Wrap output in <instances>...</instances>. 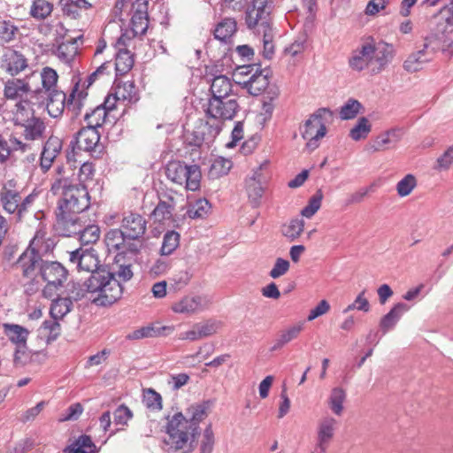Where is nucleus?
Returning <instances> with one entry per match:
<instances>
[{
	"label": "nucleus",
	"mask_w": 453,
	"mask_h": 453,
	"mask_svg": "<svg viewBox=\"0 0 453 453\" xmlns=\"http://www.w3.org/2000/svg\"><path fill=\"white\" fill-rule=\"evenodd\" d=\"M184 173V181L182 186L191 191H196L200 188L202 173L197 165H188Z\"/></svg>",
	"instance_id": "4c0bfd02"
},
{
	"label": "nucleus",
	"mask_w": 453,
	"mask_h": 453,
	"mask_svg": "<svg viewBox=\"0 0 453 453\" xmlns=\"http://www.w3.org/2000/svg\"><path fill=\"white\" fill-rule=\"evenodd\" d=\"M239 104L234 98H210L205 109V114L212 119L211 123L219 122L221 127L224 120L234 118L239 111Z\"/></svg>",
	"instance_id": "9d476101"
},
{
	"label": "nucleus",
	"mask_w": 453,
	"mask_h": 453,
	"mask_svg": "<svg viewBox=\"0 0 453 453\" xmlns=\"http://www.w3.org/2000/svg\"><path fill=\"white\" fill-rule=\"evenodd\" d=\"M4 332L8 339L17 346L27 343L29 332L27 328L16 324H4Z\"/></svg>",
	"instance_id": "e433bc0d"
},
{
	"label": "nucleus",
	"mask_w": 453,
	"mask_h": 453,
	"mask_svg": "<svg viewBox=\"0 0 453 453\" xmlns=\"http://www.w3.org/2000/svg\"><path fill=\"white\" fill-rule=\"evenodd\" d=\"M417 186V180L413 174L405 175L398 183L396 184V191L397 194L401 197H404L409 196L411 191Z\"/></svg>",
	"instance_id": "4d7b16f0"
},
{
	"label": "nucleus",
	"mask_w": 453,
	"mask_h": 453,
	"mask_svg": "<svg viewBox=\"0 0 453 453\" xmlns=\"http://www.w3.org/2000/svg\"><path fill=\"white\" fill-rule=\"evenodd\" d=\"M323 199V193L320 189L309 199L308 204L301 211V215L307 219H311L319 210Z\"/></svg>",
	"instance_id": "603ef678"
},
{
	"label": "nucleus",
	"mask_w": 453,
	"mask_h": 453,
	"mask_svg": "<svg viewBox=\"0 0 453 453\" xmlns=\"http://www.w3.org/2000/svg\"><path fill=\"white\" fill-rule=\"evenodd\" d=\"M174 331L173 326L150 325L133 331L127 335L128 340H141L158 336H166Z\"/></svg>",
	"instance_id": "bb28decb"
},
{
	"label": "nucleus",
	"mask_w": 453,
	"mask_h": 453,
	"mask_svg": "<svg viewBox=\"0 0 453 453\" xmlns=\"http://www.w3.org/2000/svg\"><path fill=\"white\" fill-rule=\"evenodd\" d=\"M29 92H34L28 81L21 79H11L4 83V96L8 104L23 100L22 97Z\"/></svg>",
	"instance_id": "5701e85b"
},
{
	"label": "nucleus",
	"mask_w": 453,
	"mask_h": 453,
	"mask_svg": "<svg viewBox=\"0 0 453 453\" xmlns=\"http://www.w3.org/2000/svg\"><path fill=\"white\" fill-rule=\"evenodd\" d=\"M304 323L298 322L282 330L280 334V336L282 338V341L286 343L290 342L291 341L296 339L301 332L303 330Z\"/></svg>",
	"instance_id": "0e129e2a"
},
{
	"label": "nucleus",
	"mask_w": 453,
	"mask_h": 453,
	"mask_svg": "<svg viewBox=\"0 0 453 453\" xmlns=\"http://www.w3.org/2000/svg\"><path fill=\"white\" fill-rule=\"evenodd\" d=\"M237 23L233 18H225L214 29V37L221 42H227L236 32Z\"/></svg>",
	"instance_id": "f704fd0d"
},
{
	"label": "nucleus",
	"mask_w": 453,
	"mask_h": 453,
	"mask_svg": "<svg viewBox=\"0 0 453 453\" xmlns=\"http://www.w3.org/2000/svg\"><path fill=\"white\" fill-rule=\"evenodd\" d=\"M22 127V134L27 141H35L42 137L46 129L44 122L38 117L20 125Z\"/></svg>",
	"instance_id": "72a5a7b5"
},
{
	"label": "nucleus",
	"mask_w": 453,
	"mask_h": 453,
	"mask_svg": "<svg viewBox=\"0 0 453 453\" xmlns=\"http://www.w3.org/2000/svg\"><path fill=\"white\" fill-rule=\"evenodd\" d=\"M196 324L202 339L215 334L222 326L221 322L216 319H208Z\"/></svg>",
	"instance_id": "13d9d810"
},
{
	"label": "nucleus",
	"mask_w": 453,
	"mask_h": 453,
	"mask_svg": "<svg viewBox=\"0 0 453 453\" xmlns=\"http://www.w3.org/2000/svg\"><path fill=\"white\" fill-rule=\"evenodd\" d=\"M130 26L134 36L144 35L149 27L148 16L132 14Z\"/></svg>",
	"instance_id": "052dcab7"
},
{
	"label": "nucleus",
	"mask_w": 453,
	"mask_h": 453,
	"mask_svg": "<svg viewBox=\"0 0 453 453\" xmlns=\"http://www.w3.org/2000/svg\"><path fill=\"white\" fill-rule=\"evenodd\" d=\"M215 437L211 423L203 430L200 441V453H211L214 449Z\"/></svg>",
	"instance_id": "6e6d98bb"
},
{
	"label": "nucleus",
	"mask_w": 453,
	"mask_h": 453,
	"mask_svg": "<svg viewBox=\"0 0 453 453\" xmlns=\"http://www.w3.org/2000/svg\"><path fill=\"white\" fill-rule=\"evenodd\" d=\"M127 239V238L124 237V234H122L121 228L111 230L106 234V244L109 248L119 251L123 248V244H125Z\"/></svg>",
	"instance_id": "bf43d9fd"
},
{
	"label": "nucleus",
	"mask_w": 453,
	"mask_h": 453,
	"mask_svg": "<svg viewBox=\"0 0 453 453\" xmlns=\"http://www.w3.org/2000/svg\"><path fill=\"white\" fill-rule=\"evenodd\" d=\"M143 403L150 410L159 411L162 409V397L152 388L145 390Z\"/></svg>",
	"instance_id": "e2e57ef3"
},
{
	"label": "nucleus",
	"mask_w": 453,
	"mask_h": 453,
	"mask_svg": "<svg viewBox=\"0 0 453 453\" xmlns=\"http://www.w3.org/2000/svg\"><path fill=\"white\" fill-rule=\"evenodd\" d=\"M188 164L181 161H170L165 168V173L169 180L177 185L182 186L184 181V173H186V167Z\"/></svg>",
	"instance_id": "c9c22d12"
},
{
	"label": "nucleus",
	"mask_w": 453,
	"mask_h": 453,
	"mask_svg": "<svg viewBox=\"0 0 453 453\" xmlns=\"http://www.w3.org/2000/svg\"><path fill=\"white\" fill-rule=\"evenodd\" d=\"M346 392L340 387L334 388L328 397V406L332 412L336 416H342L344 410V402L346 400Z\"/></svg>",
	"instance_id": "58836bf2"
},
{
	"label": "nucleus",
	"mask_w": 453,
	"mask_h": 453,
	"mask_svg": "<svg viewBox=\"0 0 453 453\" xmlns=\"http://www.w3.org/2000/svg\"><path fill=\"white\" fill-rule=\"evenodd\" d=\"M372 127L365 117L358 119L357 124L350 129L349 137L353 141L365 139L371 132Z\"/></svg>",
	"instance_id": "a18cd8bd"
},
{
	"label": "nucleus",
	"mask_w": 453,
	"mask_h": 453,
	"mask_svg": "<svg viewBox=\"0 0 453 453\" xmlns=\"http://www.w3.org/2000/svg\"><path fill=\"white\" fill-rule=\"evenodd\" d=\"M40 79L42 81V88L34 90V93H35L37 96L58 89L57 86L58 75L53 68H42L40 73Z\"/></svg>",
	"instance_id": "7c9ffc66"
},
{
	"label": "nucleus",
	"mask_w": 453,
	"mask_h": 453,
	"mask_svg": "<svg viewBox=\"0 0 453 453\" xmlns=\"http://www.w3.org/2000/svg\"><path fill=\"white\" fill-rule=\"evenodd\" d=\"M4 107L8 110L10 119L17 126H20L35 118L33 106L28 100H19L13 104L5 103Z\"/></svg>",
	"instance_id": "aec40b11"
},
{
	"label": "nucleus",
	"mask_w": 453,
	"mask_h": 453,
	"mask_svg": "<svg viewBox=\"0 0 453 453\" xmlns=\"http://www.w3.org/2000/svg\"><path fill=\"white\" fill-rule=\"evenodd\" d=\"M438 48L431 42L425 41L421 48L411 53L403 63V68L409 73H416L422 69L423 65L430 61L429 52H435Z\"/></svg>",
	"instance_id": "a211bd4d"
},
{
	"label": "nucleus",
	"mask_w": 453,
	"mask_h": 453,
	"mask_svg": "<svg viewBox=\"0 0 453 453\" xmlns=\"http://www.w3.org/2000/svg\"><path fill=\"white\" fill-rule=\"evenodd\" d=\"M349 65L357 72L368 68L371 70L370 43L365 42L361 47L352 51L349 58Z\"/></svg>",
	"instance_id": "cd10ccee"
},
{
	"label": "nucleus",
	"mask_w": 453,
	"mask_h": 453,
	"mask_svg": "<svg viewBox=\"0 0 453 453\" xmlns=\"http://www.w3.org/2000/svg\"><path fill=\"white\" fill-rule=\"evenodd\" d=\"M233 85L228 77L226 75H217L211 81L210 88L211 98L229 97Z\"/></svg>",
	"instance_id": "473e14b6"
},
{
	"label": "nucleus",
	"mask_w": 453,
	"mask_h": 453,
	"mask_svg": "<svg viewBox=\"0 0 453 453\" xmlns=\"http://www.w3.org/2000/svg\"><path fill=\"white\" fill-rule=\"evenodd\" d=\"M179 243L180 234L173 230L167 231L163 237L161 254L165 256L172 254L178 248Z\"/></svg>",
	"instance_id": "8fccbe9b"
},
{
	"label": "nucleus",
	"mask_w": 453,
	"mask_h": 453,
	"mask_svg": "<svg viewBox=\"0 0 453 453\" xmlns=\"http://www.w3.org/2000/svg\"><path fill=\"white\" fill-rule=\"evenodd\" d=\"M209 305V301L205 296H186L172 305V310L175 313L191 316L204 311Z\"/></svg>",
	"instance_id": "f3484780"
},
{
	"label": "nucleus",
	"mask_w": 453,
	"mask_h": 453,
	"mask_svg": "<svg viewBox=\"0 0 453 453\" xmlns=\"http://www.w3.org/2000/svg\"><path fill=\"white\" fill-rule=\"evenodd\" d=\"M433 19L432 27L424 40L438 47H450L453 33V0L451 4H444Z\"/></svg>",
	"instance_id": "39448f33"
},
{
	"label": "nucleus",
	"mask_w": 453,
	"mask_h": 453,
	"mask_svg": "<svg viewBox=\"0 0 453 453\" xmlns=\"http://www.w3.org/2000/svg\"><path fill=\"white\" fill-rule=\"evenodd\" d=\"M79 42H82V35L62 42L58 45L53 54L65 65L72 67L79 53Z\"/></svg>",
	"instance_id": "4be33fe9"
},
{
	"label": "nucleus",
	"mask_w": 453,
	"mask_h": 453,
	"mask_svg": "<svg viewBox=\"0 0 453 453\" xmlns=\"http://www.w3.org/2000/svg\"><path fill=\"white\" fill-rule=\"evenodd\" d=\"M371 57V72L380 73L394 58L393 46L384 42H369Z\"/></svg>",
	"instance_id": "4468645a"
},
{
	"label": "nucleus",
	"mask_w": 453,
	"mask_h": 453,
	"mask_svg": "<svg viewBox=\"0 0 453 453\" xmlns=\"http://www.w3.org/2000/svg\"><path fill=\"white\" fill-rule=\"evenodd\" d=\"M98 451L91 437L87 434L80 435L63 449V453H98Z\"/></svg>",
	"instance_id": "c756f323"
},
{
	"label": "nucleus",
	"mask_w": 453,
	"mask_h": 453,
	"mask_svg": "<svg viewBox=\"0 0 453 453\" xmlns=\"http://www.w3.org/2000/svg\"><path fill=\"white\" fill-rule=\"evenodd\" d=\"M53 11V4L47 0H34L30 10V16L36 20L47 19Z\"/></svg>",
	"instance_id": "ea45409f"
},
{
	"label": "nucleus",
	"mask_w": 453,
	"mask_h": 453,
	"mask_svg": "<svg viewBox=\"0 0 453 453\" xmlns=\"http://www.w3.org/2000/svg\"><path fill=\"white\" fill-rule=\"evenodd\" d=\"M100 228L98 226L89 224L88 219L84 223V227L77 234L79 240L82 245L96 243L100 238Z\"/></svg>",
	"instance_id": "79ce46f5"
},
{
	"label": "nucleus",
	"mask_w": 453,
	"mask_h": 453,
	"mask_svg": "<svg viewBox=\"0 0 453 453\" xmlns=\"http://www.w3.org/2000/svg\"><path fill=\"white\" fill-rule=\"evenodd\" d=\"M17 31L18 27H15L11 21H0V39L3 42L12 41L14 38Z\"/></svg>",
	"instance_id": "774afa93"
},
{
	"label": "nucleus",
	"mask_w": 453,
	"mask_h": 453,
	"mask_svg": "<svg viewBox=\"0 0 453 453\" xmlns=\"http://www.w3.org/2000/svg\"><path fill=\"white\" fill-rule=\"evenodd\" d=\"M38 97L46 102V109L52 118L61 116L66 108V95L59 89L42 94Z\"/></svg>",
	"instance_id": "a878e982"
},
{
	"label": "nucleus",
	"mask_w": 453,
	"mask_h": 453,
	"mask_svg": "<svg viewBox=\"0 0 453 453\" xmlns=\"http://www.w3.org/2000/svg\"><path fill=\"white\" fill-rule=\"evenodd\" d=\"M362 104L356 99L349 98L340 110L342 119H352L360 112Z\"/></svg>",
	"instance_id": "5fc2aeb1"
},
{
	"label": "nucleus",
	"mask_w": 453,
	"mask_h": 453,
	"mask_svg": "<svg viewBox=\"0 0 453 453\" xmlns=\"http://www.w3.org/2000/svg\"><path fill=\"white\" fill-rule=\"evenodd\" d=\"M211 209V204L205 199H199L194 204L190 205L187 214L190 219H203Z\"/></svg>",
	"instance_id": "864d4df0"
},
{
	"label": "nucleus",
	"mask_w": 453,
	"mask_h": 453,
	"mask_svg": "<svg viewBox=\"0 0 453 453\" xmlns=\"http://www.w3.org/2000/svg\"><path fill=\"white\" fill-rule=\"evenodd\" d=\"M84 211H72L69 210L56 208V221L54 228L56 232L62 236H74L84 227L86 216Z\"/></svg>",
	"instance_id": "0eeeda50"
},
{
	"label": "nucleus",
	"mask_w": 453,
	"mask_h": 453,
	"mask_svg": "<svg viewBox=\"0 0 453 453\" xmlns=\"http://www.w3.org/2000/svg\"><path fill=\"white\" fill-rule=\"evenodd\" d=\"M269 71L259 70L256 67L254 73H252L247 80H237L236 83L246 88L252 96H258L262 94L269 85Z\"/></svg>",
	"instance_id": "6ab92c4d"
},
{
	"label": "nucleus",
	"mask_w": 453,
	"mask_h": 453,
	"mask_svg": "<svg viewBox=\"0 0 453 453\" xmlns=\"http://www.w3.org/2000/svg\"><path fill=\"white\" fill-rule=\"evenodd\" d=\"M175 202L172 196L163 194L159 196V202L152 211L155 221L170 226L173 222V211Z\"/></svg>",
	"instance_id": "393cba45"
},
{
	"label": "nucleus",
	"mask_w": 453,
	"mask_h": 453,
	"mask_svg": "<svg viewBox=\"0 0 453 453\" xmlns=\"http://www.w3.org/2000/svg\"><path fill=\"white\" fill-rule=\"evenodd\" d=\"M326 113H330V111L326 108L319 109L311 115L301 127V134L307 141L306 147L311 150L319 147V141L326 134V127L323 119Z\"/></svg>",
	"instance_id": "1a4fd4ad"
},
{
	"label": "nucleus",
	"mask_w": 453,
	"mask_h": 453,
	"mask_svg": "<svg viewBox=\"0 0 453 453\" xmlns=\"http://www.w3.org/2000/svg\"><path fill=\"white\" fill-rule=\"evenodd\" d=\"M69 254V263L75 266L79 272L90 273L92 277L96 273L104 269L97 251L95 249H77Z\"/></svg>",
	"instance_id": "f8f14e48"
},
{
	"label": "nucleus",
	"mask_w": 453,
	"mask_h": 453,
	"mask_svg": "<svg viewBox=\"0 0 453 453\" xmlns=\"http://www.w3.org/2000/svg\"><path fill=\"white\" fill-rule=\"evenodd\" d=\"M338 425V421L329 415L319 420L317 425L316 444L311 453H326L334 437Z\"/></svg>",
	"instance_id": "ddd939ff"
},
{
	"label": "nucleus",
	"mask_w": 453,
	"mask_h": 453,
	"mask_svg": "<svg viewBox=\"0 0 453 453\" xmlns=\"http://www.w3.org/2000/svg\"><path fill=\"white\" fill-rule=\"evenodd\" d=\"M303 228L304 220L303 219H294L290 220L288 224L282 226L281 232L285 237L290 241H294L301 235L303 232Z\"/></svg>",
	"instance_id": "49530a36"
},
{
	"label": "nucleus",
	"mask_w": 453,
	"mask_h": 453,
	"mask_svg": "<svg viewBox=\"0 0 453 453\" xmlns=\"http://www.w3.org/2000/svg\"><path fill=\"white\" fill-rule=\"evenodd\" d=\"M31 357L27 343L16 347L13 357L15 366H24L31 360Z\"/></svg>",
	"instance_id": "69168bd1"
},
{
	"label": "nucleus",
	"mask_w": 453,
	"mask_h": 453,
	"mask_svg": "<svg viewBox=\"0 0 453 453\" xmlns=\"http://www.w3.org/2000/svg\"><path fill=\"white\" fill-rule=\"evenodd\" d=\"M134 65V58L128 50H119L116 56L115 69L119 74L127 73Z\"/></svg>",
	"instance_id": "09e8293b"
},
{
	"label": "nucleus",
	"mask_w": 453,
	"mask_h": 453,
	"mask_svg": "<svg viewBox=\"0 0 453 453\" xmlns=\"http://www.w3.org/2000/svg\"><path fill=\"white\" fill-rule=\"evenodd\" d=\"M61 150L62 141L54 135L49 137L43 145L40 157V165L43 173H46L51 167Z\"/></svg>",
	"instance_id": "b1692460"
},
{
	"label": "nucleus",
	"mask_w": 453,
	"mask_h": 453,
	"mask_svg": "<svg viewBox=\"0 0 453 453\" xmlns=\"http://www.w3.org/2000/svg\"><path fill=\"white\" fill-rule=\"evenodd\" d=\"M213 405V400H204L191 404L186 411V416L177 412L167 417V438L165 443L170 450L178 451L186 446L188 448V453L194 450L196 438L200 434L199 424L209 416Z\"/></svg>",
	"instance_id": "7ed1b4c3"
},
{
	"label": "nucleus",
	"mask_w": 453,
	"mask_h": 453,
	"mask_svg": "<svg viewBox=\"0 0 453 453\" xmlns=\"http://www.w3.org/2000/svg\"><path fill=\"white\" fill-rule=\"evenodd\" d=\"M0 196L4 211L13 214L18 221L25 218L37 197L36 194L31 193L22 198L18 189L8 188L7 185L3 188Z\"/></svg>",
	"instance_id": "423d86ee"
},
{
	"label": "nucleus",
	"mask_w": 453,
	"mask_h": 453,
	"mask_svg": "<svg viewBox=\"0 0 453 453\" xmlns=\"http://www.w3.org/2000/svg\"><path fill=\"white\" fill-rule=\"evenodd\" d=\"M134 276L130 264L112 265L110 270L103 269L86 280L80 289L75 292L73 285L71 291L74 300L81 299L85 294H90L89 299L98 306H108L117 302L122 296L123 283L130 280Z\"/></svg>",
	"instance_id": "f03ea898"
},
{
	"label": "nucleus",
	"mask_w": 453,
	"mask_h": 453,
	"mask_svg": "<svg viewBox=\"0 0 453 453\" xmlns=\"http://www.w3.org/2000/svg\"><path fill=\"white\" fill-rule=\"evenodd\" d=\"M106 118L107 113L105 112V109L98 105L91 110V111L85 114L84 120L88 124L87 127H91L97 130V128L101 127L105 122Z\"/></svg>",
	"instance_id": "c03bdc74"
},
{
	"label": "nucleus",
	"mask_w": 453,
	"mask_h": 453,
	"mask_svg": "<svg viewBox=\"0 0 453 453\" xmlns=\"http://www.w3.org/2000/svg\"><path fill=\"white\" fill-rule=\"evenodd\" d=\"M58 320L55 319L45 320L39 328L40 336L44 337L47 343L56 341L60 334V324Z\"/></svg>",
	"instance_id": "37998d69"
},
{
	"label": "nucleus",
	"mask_w": 453,
	"mask_h": 453,
	"mask_svg": "<svg viewBox=\"0 0 453 453\" xmlns=\"http://www.w3.org/2000/svg\"><path fill=\"white\" fill-rule=\"evenodd\" d=\"M117 97L122 102L127 101L129 104L136 103L139 99L135 86L133 82H124L122 86L117 88Z\"/></svg>",
	"instance_id": "3c124183"
},
{
	"label": "nucleus",
	"mask_w": 453,
	"mask_h": 453,
	"mask_svg": "<svg viewBox=\"0 0 453 453\" xmlns=\"http://www.w3.org/2000/svg\"><path fill=\"white\" fill-rule=\"evenodd\" d=\"M268 165L269 162L265 160L254 169L252 174L248 176L245 180L246 192L249 200L254 207H257L261 203V198L264 195L268 180V174L266 173Z\"/></svg>",
	"instance_id": "9b49d317"
},
{
	"label": "nucleus",
	"mask_w": 453,
	"mask_h": 453,
	"mask_svg": "<svg viewBox=\"0 0 453 453\" xmlns=\"http://www.w3.org/2000/svg\"><path fill=\"white\" fill-rule=\"evenodd\" d=\"M221 131V124L219 122L211 123L206 121L196 127L191 132L185 134V140L190 146L200 147L203 142H211Z\"/></svg>",
	"instance_id": "2eb2a0df"
},
{
	"label": "nucleus",
	"mask_w": 453,
	"mask_h": 453,
	"mask_svg": "<svg viewBox=\"0 0 453 453\" xmlns=\"http://www.w3.org/2000/svg\"><path fill=\"white\" fill-rule=\"evenodd\" d=\"M409 305L404 303H396L385 316H383L380 322V327L383 334L392 330L401 317L408 311Z\"/></svg>",
	"instance_id": "c85d7f7f"
},
{
	"label": "nucleus",
	"mask_w": 453,
	"mask_h": 453,
	"mask_svg": "<svg viewBox=\"0 0 453 453\" xmlns=\"http://www.w3.org/2000/svg\"><path fill=\"white\" fill-rule=\"evenodd\" d=\"M83 406L80 403L71 404L61 415L59 421L77 420L83 412Z\"/></svg>",
	"instance_id": "338daca9"
},
{
	"label": "nucleus",
	"mask_w": 453,
	"mask_h": 453,
	"mask_svg": "<svg viewBox=\"0 0 453 453\" xmlns=\"http://www.w3.org/2000/svg\"><path fill=\"white\" fill-rule=\"evenodd\" d=\"M100 134L96 129L91 127H82L74 137V141L71 142L73 149L92 151L98 145Z\"/></svg>",
	"instance_id": "412c9836"
},
{
	"label": "nucleus",
	"mask_w": 453,
	"mask_h": 453,
	"mask_svg": "<svg viewBox=\"0 0 453 453\" xmlns=\"http://www.w3.org/2000/svg\"><path fill=\"white\" fill-rule=\"evenodd\" d=\"M45 232L42 229L36 231L31 240L29 247L19 256L14 265L24 279L27 280L26 292L31 295L39 289L38 276L42 277L49 285L62 286L67 279V270L58 262L43 261L42 254L50 250V244L45 242Z\"/></svg>",
	"instance_id": "f257e3e1"
},
{
	"label": "nucleus",
	"mask_w": 453,
	"mask_h": 453,
	"mask_svg": "<svg viewBox=\"0 0 453 453\" xmlns=\"http://www.w3.org/2000/svg\"><path fill=\"white\" fill-rule=\"evenodd\" d=\"M79 82H76L72 92L67 97L66 110L71 111L74 116H78L84 107V101L88 93L84 89H79Z\"/></svg>",
	"instance_id": "2f4dec72"
},
{
	"label": "nucleus",
	"mask_w": 453,
	"mask_h": 453,
	"mask_svg": "<svg viewBox=\"0 0 453 453\" xmlns=\"http://www.w3.org/2000/svg\"><path fill=\"white\" fill-rule=\"evenodd\" d=\"M72 301L69 298H58L52 302L50 306V316L52 319H62L71 311Z\"/></svg>",
	"instance_id": "de8ad7c7"
},
{
	"label": "nucleus",
	"mask_w": 453,
	"mask_h": 453,
	"mask_svg": "<svg viewBox=\"0 0 453 453\" xmlns=\"http://www.w3.org/2000/svg\"><path fill=\"white\" fill-rule=\"evenodd\" d=\"M271 5L267 0H253L245 14V22L250 29L257 34L273 29L270 22Z\"/></svg>",
	"instance_id": "6e6552de"
},
{
	"label": "nucleus",
	"mask_w": 453,
	"mask_h": 453,
	"mask_svg": "<svg viewBox=\"0 0 453 453\" xmlns=\"http://www.w3.org/2000/svg\"><path fill=\"white\" fill-rule=\"evenodd\" d=\"M54 196H59L57 208L72 211H85L90 205V196L87 188L73 184L68 178L56 179L50 188Z\"/></svg>",
	"instance_id": "20e7f679"
},
{
	"label": "nucleus",
	"mask_w": 453,
	"mask_h": 453,
	"mask_svg": "<svg viewBox=\"0 0 453 453\" xmlns=\"http://www.w3.org/2000/svg\"><path fill=\"white\" fill-rule=\"evenodd\" d=\"M365 289L361 291L354 302L349 304L344 310L343 313H348L351 311L357 310L359 311L368 312L370 311V303L367 298L365 296Z\"/></svg>",
	"instance_id": "680f3d73"
},
{
	"label": "nucleus",
	"mask_w": 453,
	"mask_h": 453,
	"mask_svg": "<svg viewBox=\"0 0 453 453\" xmlns=\"http://www.w3.org/2000/svg\"><path fill=\"white\" fill-rule=\"evenodd\" d=\"M120 227L124 237L140 242L146 233L147 220L139 213L128 212L124 215Z\"/></svg>",
	"instance_id": "dca6fc26"
},
{
	"label": "nucleus",
	"mask_w": 453,
	"mask_h": 453,
	"mask_svg": "<svg viewBox=\"0 0 453 453\" xmlns=\"http://www.w3.org/2000/svg\"><path fill=\"white\" fill-rule=\"evenodd\" d=\"M5 58L4 66L12 75L19 73L27 67L26 59L22 55L18 54L16 51L11 52L6 55Z\"/></svg>",
	"instance_id": "a19ab883"
}]
</instances>
